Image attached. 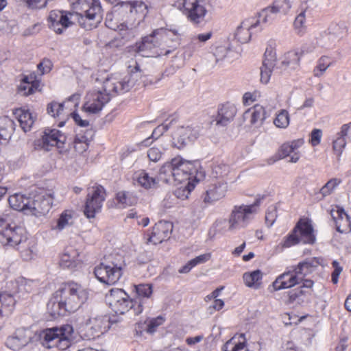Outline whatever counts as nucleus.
Here are the masks:
<instances>
[{
	"label": "nucleus",
	"mask_w": 351,
	"mask_h": 351,
	"mask_svg": "<svg viewBox=\"0 0 351 351\" xmlns=\"http://www.w3.org/2000/svg\"><path fill=\"white\" fill-rule=\"evenodd\" d=\"M170 38L171 32L165 29H158L131 46L130 51L143 57L166 56L172 51L168 49L171 47L169 45L171 42Z\"/></svg>",
	"instance_id": "nucleus-1"
},
{
	"label": "nucleus",
	"mask_w": 351,
	"mask_h": 351,
	"mask_svg": "<svg viewBox=\"0 0 351 351\" xmlns=\"http://www.w3.org/2000/svg\"><path fill=\"white\" fill-rule=\"evenodd\" d=\"M261 200L256 199L250 204L234 205L228 216V231L235 232L245 228L259 211Z\"/></svg>",
	"instance_id": "nucleus-2"
},
{
	"label": "nucleus",
	"mask_w": 351,
	"mask_h": 351,
	"mask_svg": "<svg viewBox=\"0 0 351 351\" xmlns=\"http://www.w3.org/2000/svg\"><path fill=\"white\" fill-rule=\"evenodd\" d=\"M134 70H131L128 73L111 75L104 82V90L109 95L112 93H123L129 91L141 77V71L136 63Z\"/></svg>",
	"instance_id": "nucleus-3"
},
{
	"label": "nucleus",
	"mask_w": 351,
	"mask_h": 351,
	"mask_svg": "<svg viewBox=\"0 0 351 351\" xmlns=\"http://www.w3.org/2000/svg\"><path fill=\"white\" fill-rule=\"evenodd\" d=\"M64 302L69 312H74L85 302L88 298L87 291L79 284L69 282L62 285L56 291Z\"/></svg>",
	"instance_id": "nucleus-4"
},
{
	"label": "nucleus",
	"mask_w": 351,
	"mask_h": 351,
	"mask_svg": "<svg viewBox=\"0 0 351 351\" xmlns=\"http://www.w3.org/2000/svg\"><path fill=\"white\" fill-rule=\"evenodd\" d=\"M73 332L72 326L66 324L60 328H48L43 331V345L51 348L57 347L64 350L70 345V339Z\"/></svg>",
	"instance_id": "nucleus-5"
},
{
	"label": "nucleus",
	"mask_w": 351,
	"mask_h": 351,
	"mask_svg": "<svg viewBox=\"0 0 351 351\" xmlns=\"http://www.w3.org/2000/svg\"><path fill=\"white\" fill-rule=\"evenodd\" d=\"M25 228L14 223L9 224L4 219H0V242L3 245L17 247L27 240Z\"/></svg>",
	"instance_id": "nucleus-6"
},
{
	"label": "nucleus",
	"mask_w": 351,
	"mask_h": 351,
	"mask_svg": "<svg viewBox=\"0 0 351 351\" xmlns=\"http://www.w3.org/2000/svg\"><path fill=\"white\" fill-rule=\"evenodd\" d=\"M343 34V27L335 24L328 29V33H324L320 38L313 39L309 44L303 47V51L311 53L317 47L330 49L335 45L337 40H339Z\"/></svg>",
	"instance_id": "nucleus-7"
},
{
	"label": "nucleus",
	"mask_w": 351,
	"mask_h": 351,
	"mask_svg": "<svg viewBox=\"0 0 351 351\" xmlns=\"http://www.w3.org/2000/svg\"><path fill=\"white\" fill-rule=\"evenodd\" d=\"M53 196L52 193L40 191L28 197L27 215L40 217L47 214L51 208Z\"/></svg>",
	"instance_id": "nucleus-8"
},
{
	"label": "nucleus",
	"mask_w": 351,
	"mask_h": 351,
	"mask_svg": "<svg viewBox=\"0 0 351 351\" xmlns=\"http://www.w3.org/2000/svg\"><path fill=\"white\" fill-rule=\"evenodd\" d=\"M75 9L84 14L90 28L96 27L102 20V10L98 0H77L74 3Z\"/></svg>",
	"instance_id": "nucleus-9"
},
{
	"label": "nucleus",
	"mask_w": 351,
	"mask_h": 351,
	"mask_svg": "<svg viewBox=\"0 0 351 351\" xmlns=\"http://www.w3.org/2000/svg\"><path fill=\"white\" fill-rule=\"evenodd\" d=\"M106 199V191L101 186H94L90 189L84 207V215L88 218H93L101 211Z\"/></svg>",
	"instance_id": "nucleus-10"
},
{
	"label": "nucleus",
	"mask_w": 351,
	"mask_h": 351,
	"mask_svg": "<svg viewBox=\"0 0 351 351\" xmlns=\"http://www.w3.org/2000/svg\"><path fill=\"white\" fill-rule=\"evenodd\" d=\"M94 274L101 282L112 285L119 281L123 272L121 267L114 263H101L95 267Z\"/></svg>",
	"instance_id": "nucleus-11"
},
{
	"label": "nucleus",
	"mask_w": 351,
	"mask_h": 351,
	"mask_svg": "<svg viewBox=\"0 0 351 351\" xmlns=\"http://www.w3.org/2000/svg\"><path fill=\"white\" fill-rule=\"evenodd\" d=\"M65 141L66 136L59 130L46 128L41 138L35 141L34 147L36 149L49 151L54 146L58 148H62Z\"/></svg>",
	"instance_id": "nucleus-12"
},
{
	"label": "nucleus",
	"mask_w": 351,
	"mask_h": 351,
	"mask_svg": "<svg viewBox=\"0 0 351 351\" xmlns=\"http://www.w3.org/2000/svg\"><path fill=\"white\" fill-rule=\"evenodd\" d=\"M77 14L62 10H52L48 16L49 27L57 34H62L74 23Z\"/></svg>",
	"instance_id": "nucleus-13"
},
{
	"label": "nucleus",
	"mask_w": 351,
	"mask_h": 351,
	"mask_svg": "<svg viewBox=\"0 0 351 351\" xmlns=\"http://www.w3.org/2000/svg\"><path fill=\"white\" fill-rule=\"evenodd\" d=\"M85 99L83 106L84 110L90 114H97L110 101V97L109 94L102 88V90L94 89L89 91L86 94Z\"/></svg>",
	"instance_id": "nucleus-14"
},
{
	"label": "nucleus",
	"mask_w": 351,
	"mask_h": 351,
	"mask_svg": "<svg viewBox=\"0 0 351 351\" xmlns=\"http://www.w3.org/2000/svg\"><path fill=\"white\" fill-rule=\"evenodd\" d=\"M173 225L168 221H160L156 223L144 236L147 244L157 245L170 237Z\"/></svg>",
	"instance_id": "nucleus-15"
},
{
	"label": "nucleus",
	"mask_w": 351,
	"mask_h": 351,
	"mask_svg": "<svg viewBox=\"0 0 351 351\" xmlns=\"http://www.w3.org/2000/svg\"><path fill=\"white\" fill-rule=\"evenodd\" d=\"M110 328V320L106 315H96L90 317L86 322V335L95 338L106 332Z\"/></svg>",
	"instance_id": "nucleus-16"
},
{
	"label": "nucleus",
	"mask_w": 351,
	"mask_h": 351,
	"mask_svg": "<svg viewBox=\"0 0 351 351\" xmlns=\"http://www.w3.org/2000/svg\"><path fill=\"white\" fill-rule=\"evenodd\" d=\"M228 191V184L223 180L213 182L207 186L205 192L202 195L203 202L210 205L221 199Z\"/></svg>",
	"instance_id": "nucleus-17"
},
{
	"label": "nucleus",
	"mask_w": 351,
	"mask_h": 351,
	"mask_svg": "<svg viewBox=\"0 0 351 351\" xmlns=\"http://www.w3.org/2000/svg\"><path fill=\"white\" fill-rule=\"evenodd\" d=\"M199 133V129L197 127H181L176 132L173 145L178 149H182L188 143L197 139Z\"/></svg>",
	"instance_id": "nucleus-18"
},
{
	"label": "nucleus",
	"mask_w": 351,
	"mask_h": 351,
	"mask_svg": "<svg viewBox=\"0 0 351 351\" xmlns=\"http://www.w3.org/2000/svg\"><path fill=\"white\" fill-rule=\"evenodd\" d=\"M300 276L295 273L293 268L290 267L289 271L278 276L272 284L274 291L289 289L298 285L301 282Z\"/></svg>",
	"instance_id": "nucleus-19"
},
{
	"label": "nucleus",
	"mask_w": 351,
	"mask_h": 351,
	"mask_svg": "<svg viewBox=\"0 0 351 351\" xmlns=\"http://www.w3.org/2000/svg\"><path fill=\"white\" fill-rule=\"evenodd\" d=\"M276 64V53L271 48H267L265 52L263 65L261 68V81L263 84L269 82L272 71Z\"/></svg>",
	"instance_id": "nucleus-20"
},
{
	"label": "nucleus",
	"mask_w": 351,
	"mask_h": 351,
	"mask_svg": "<svg viewBox=\"0 0 351 351\" xmlns=\"http://www.w3.org/2000/svg\"><path fill=\"white\" fill-rule=\"evenodd\" d=\"M178 160L173 158L170 162L165 163L160 169L158 174V180H161L167 184H176V180L182 179L184 174L179 175L177 169H175L178 163Z\"/></svg>",
	"instance_id": "nucleus-21"
},
{
	"label": "nucleus",
	"mask_w": 351,
	"mask_h": 351,
	"mask_svg": "<svg viewBox=\"0 0 351 351\" xmlns=\"http://www.w3.org/2000/svg\"><path fill=\"white\" fill-rule=\"evenodd\" d=\"M301 243L313 244L316 237L311 223L306 219H300L294 227Z\"/></svg>",
	"instance_id": "nucleus-22"
},
{
	"label": "nucleus",
	"mask_w": 351,
	"mask_h": 351,
	"mask_svg": "<svg viewBox=\"0 0 351 351\" xmlns=\"http://www.w3.org/2000/svg\"><path fill=\"white\" fill-rule=\"evenodd\" d=\"M331 216L334 219L337 230L340 233L351 232V221L349 216L342 208L336 206L331 210Z\"/></svg>",
	"instance_id": "nucleus-23"
},
{
	"label": "nucleus",
	"mask_w": 351,
	"mask_h": 351,
	"mask_svg": "<svg viewBox=\"0 0 351 351\" xmlns=\"http://www.w3.org/2000/svg\"><path fill=\"white\" fill-rule=\"evenodd\" d=\"M213 55L215 57V64L219 66L225 63H230L239 57L238 52L223 45L216 47Z\"/></svg>",
	"instance_id": "nucleus-24"
},
{
	"label": "nucleus",
	"mask_w": 351,
	"mask_h": 351,
	"mask_svg": "<svg viewBox=\"0 0 351 351\" xmlns=\"http://www.w3.org/2000/svg\"><path fill=\"white\" fill-rule=\"evenodd\" d=\"M259 23V21H255L254 19L243 21L235 32L236 39L241 43H247L251 38V30L258 27Z\"/></svg>",
	"instance_id": "nucleus-25"
},
{
	"label": "nucleus",
	"mask_w": 351,
	"mask_h": 351,
	"mask_svg": "<svg viewBox=\"0 0 351 351\" xmlns=\"http://www.w3.org/2000/svg\"><path fill=\"white\" fill-rule=\"evenodd\" d=\"M243 119L252 126L261 127L266 119L265 109L261 105H255L244 112Z\"/></svg>",
	"instance_id": "nucleus-26"
},
{
	"label": "nucleus",
	"mask_w": 351,
	"mask_h": 351,
	"mask_svg": "<svg viewBox=\"0 0 351 351\" xmlns=\"http://www.w3.org/2000/svg\"><path fill=\"white\" fill-rule=\"evenodd\" d=\"M236 106L230 103H226L221 106L218 110L215 118L216 125L225 126L230 123L237 114Z\"/></svg>",
	"instance_id": "nucleus-27"
},
{
	"label": "nucleus",
	"mask_w": 351,
	"mask_h": 351,
	"mask_svg": "<svg viewBox=\"0 0 351 351\" xmlns=\"http://www.w3.org/2000/svg\"><path fill=\"white\" fill-rule=\"evenodd\" d=\"M29 339L30 337L26 334V330L20 328L7 339L5 345L12 350H19L28 343Z\"/></svg>",
	"instance_id": "nucleus-28"
},
{
	"label": "nucleus",
	"mask_w": 351,
	"mask_h": 351,
	"mask_svg": "<svg viewBox=\"0 0 351 351\" xmlns=\"http://www.w3.org/2000/svg\"><path fill=\"white\" fill-rule=\"evenodd\" d=\"M132 180L134 184L143 187L145 189H150L156 187L158 182V179L157 180L145 170L136 171L132 176Z\"/></svg>",
	"instance_id": "nucleus-29"
},
{
	"label": "nucleus",
	"mask_w": 351,
	"mask_h": 351,
	"mask_svg": "<svg viewBox=\"0 0 351 351\" xmlns=\"http://www.w3.org/2000/svg\"><path fill=\"white\" fill-rule=\"evenodd\" d=\"M81 262L78 250L69 247L61 255L60 265L64 268L73 269L80 265Z\"/></svg>",
	"instance_id": "nucleus-30"
},
{
	"label": "nucleus",
	"mask_w": 351,
	"mask_h": 351,
	"mask_svg": "<svg viewBox=\"0 0 351 351\" xmlns=\"http://www.w3.org/2000/svg\"><path fill=\"white\" fill-rule=\"evenodd\" d=\"M304 144V140L299 138L293 140L292 141L284 143L280 147V156L282 158L287 156H291L289 162H297L299 160L300 155L298 152H295L299 147Z\"/></svg>",
	"instance_id": "nucleus-31"
},
{
	"label": "nucleus",
	"mask_w": 351,
	"mask_h": 351,
	"mask_svg": "<svg viewBox=\"0 0 351 351\" xmlns=\"http://www.w3.org/2000/svg\"><path fill=\"white\" fill-rule=\"evenodd\" d=\"M80 95L79 94H74L71 96L68 100L64 103H58L52 101L47 106V112L49 114L53 117H60L63 116L64 113V104L65 103L72 102L73 107H77L79 104Z\"/></svg>",
	"instance_id": "nucleus-32"
},
{
	"label": "nucleus",
	"mask_w": 351,
	"mask_h": 351,
	"mask_svg": "<svg viewBox=\"0 0 351 351\" xmlns=\"http://www.w3.org/2000/svg\"><path fill=\"white\" fill-rule=\"evenodd\" d=\"M64 302L61 300L57 291H56L47 303V311L53 317L63 316L66 312H69L68 308L64 306Z\"/></svg>",
	"instance_id": "nucleus-33"
},
{
	"label": "nucleus",
	"mask_w": 351,
	"mask_h": 351,
	"mask_svg": "<svg viewBox=\"0 0 351 351\" xmlns=\"http://www.w3.org/2000/svg\"><path fill=\"white\" fill-rule=\"evenodd\" d=\"M36 78L35 74L25 76L19 86V93L27 96L38 90L40 87V82Z\"/></svg>",
	"instance_id": "nucleus-34"
},
{
	"label": "nucleus",
	"mask_w": 351,
	"mask_h": 351,
	"mask_svg": "<svg viewBox=\"0 0 351 351\" xmlns=\"http://www.w3.org/2000/svg\"><path fill=\"white\" fill-rule=\"evenodd\" d=\"M14 114L17 117L22 130L25 132L30 131L36 120V117L29 110L25 108L16 109Z\"/></svg>",
	"instance_id": "nucleus-35"
},
{
	"label": "nucleus",
	"mask_w": 351,
	"mask_h": 351,
	"mask_svg": "<svg viewBox=\"0 0 351 351\" xmlns=\"http://www.w3.org/2000/svg\"><path fill=\"white\" fill-rule=\"evenodd\" d=\"M92 136L93 131L91 130H86L85 132L80 130L77 133L73 142L75 151L80 154L86 151Z\"/></svg>",
	"instance_id": "nucleus-36"
},
{
	"label": "nucleus",
	"mask_w": 351,
	"mask_h": 351,
	"mask_svg": "<svg viewBox=\"0 0 351 351\" xmlns=\"http://www.w3.org/2000/svg\"><path fill=\"white\" fill-rule=\"evenodd\" d=\"M175 159L178 160L177 163H178L175 166V169H177V173H178L179 175L184 174L183 176H182V179L176 180V184L189 180L191 179V175L194 171L193 163L180 158H175ZM175 173H176V172Z\"/></svg>",
	"instance_id": "nucleus-37"
},
{
	"label": "nucleus",
	"mask_w": 351,
	"mask_h": 351,
	"mask_svg": "<svg viewBox=\"0 0 351 351\" xmlns=\"http://www.w3.org/2000/svg\"><path fill=\"white\" fill-rule=\"evenodd\" d=\"M15 129L13 120L7 116L0 117V142L10 139Z\"/></svg>",
	"instance_id": "nucleus-38"
},
{
	"label": "nucleus",
	"mask_w": 351,
	"mask_h": 351,
	"mask_svg": "<svg viewBox=\"0 0 351 351\" xmlns=\"http://www.w3.org/2000/svg\"><path fill=\"white\" fill-rule=\"evenodd\" d=\"M223 351H249L243 334L234 336L223 346Z\"/></svg>",
	"instance_id": "nucleus-39"
},
{
	"label": "nucleus",
	"mask_w": 351,
	"mask_h": 351,
	"mask_svg": "<svg viewBox=\"0 0 351 351\" xmlns=\"http://www.w3.org/2000/svg\"><path fill=\"white\" fill-rule=\"evenodd\" d=\"M124 298H129V296L121 289H112L106 295V300L112 310H118V308L123 310L122 308L123 307L119 304V302Z\"/></svg>",
	"instance_id": "nucleus-40"
},
{
	"label": "nucleus",
	"mask_w": 351,
	"mask_h": 351,
	"mask_svg": "<svg viewBox=\"0 0 351 351\" xmlns=\"http://www.w3.org/2000/svg\"><path fill=\"white\" fill-rule=\"evenodd\" d=\"M263 273L257 269L250 272H245L243 275V280L246 287L258 289L262 284Z\"/></svg>",
	"instance_id": "nucleus-41"
},
{
	"label": "nucleus",
	"mask_w": 351,
	"mask_h": 351,
	"mask_svg": "<svg viewBox=\"0 0 351 351\" xmlns=\"http://www.w3.org/2000/svg\"><path fill=\"white\" fill-rule=\"evenodd\" d=\"M32 283L33 282L32 280L20 277L14 281L10 282L8 288L10 289V292L16 294L29 293L32 291Z\"/></svg>",
	"instance_id": "nucleus-42"
},
{
	"label": "nucleus",
	"mask_w": 351,
	"mask_h": 351,
	"mask_svg": "<svg viewBox=\"0 0 351 351\" xmlns=\"http://www.w3.org/2000/svg\"><path fill=\"white\" fill-rule=\"evenodd\" d=\"M303 53H304L303 50L302 51L295 50L287 52L284 56L282 61V65L285 68L296 69L300 65V59Z\"/></svg>",
	"instance_id": "nucleus-43"
},
{
	"label": "nucleus",
	"mask_w": 351,
	"mask_h": 351,
	"mask_svg": "<svg viewBox=\"0 0 351 351\" xmlns=\"http://www.w3.org/2000/svg\"><path fill=\"white\" fill-rule=\"evenodd\" d=\"M138 302L136 300H130L129 298H124L123 300L119 302L123 310L118 308V310H113L117 314H124L128 312L130 309H133L134 314L138 315L143 311V307L141 302H138V304L136 306Z\"/></svg>",
	"instance_id": "nucleus-44"
},
{
	"label": "nucleus",
	"mask_w": 351,
	"mask_h": 351,
	"mask_svg": "<svg viewBox=\"0 0 351 351\" xmlns=\"http://www.w3.org/2000/svg\"><path fill=\"white\" fill-rule=\"evenodd\" d=\"M28 197L23 194L15 193L11 195L9 199L10 206L14 210L23 211L26 214Z\"/></svg>",
	"instance_id": "nucleus-45"
},
{
	"label": "nucleus",
	"mask_w": 351,
	"mask_h": 351,
	"mask_svg": "<svg viewBox=\"0 0 351 351\" xmlns=\"http://www.w3.org/2000/svg\"><path fill=\"white\" fill-rule=\"evenodd\" d=\"M106 26L110 29H115L119 32V34L122 36L123 38L130 39V38L134 36L133 33V25L130 24L129 26L125 25V23H121L117 27L114 26L112 24V20L110 19V16H108L106 21Z\"/></svg>",
	"instance_id": "nucleus-46"
},
{
	"label": "nucleus",
	"mask_w": 351,
	"mask_h": 351,
	"mask_svg": "<svg viewBox=\"0 0 351 351\" xmlns=\"http://www.w3.org/2000/svg\"><path fill=\"white\" fill-rule=\"evenodd\" d=\"M73 212L72 210H64L60 215V217L57 220L56 225L52 226L51 229L53 230L61 231L71 226L73 224Z\"/></svg>",
	"instance_id": "nucleus-47"
},
{
	"label": "nucleus",
	"mask_w": 351,
	"mask_h": 351,
	"mask_svg": "<svg viewBox=\"0 0 351 351\" xmlns=\"http://www.w3.org/2000/svg\"><path fill=\"white\" fill-rule=\"evenodd\" d=\"M202 2H204L203 0H178L176 5L191 20L192 12L194 11L197 5Z\"/></svg>",
	"instance_id": "nucleus-48"
},
{
	"label": "nucleus",
	"mask_w": 351,
	"mask_h": 351,
	"mask_svg": "<svg viewBox=\"0 0 351 351\" xmlns=\"http://www.w3.org/2000/svg\"><path fill=\"white\" fill-rule=\"evenodd\" d=\"M330 58L327 56H321L317 61L316 66L313 70V74L315 77L324 75L326 70L331 66Z\"/></svg>",
	"instance_id": "nucleus-49"
},
{
	"label": "nucleus",
	"mask_w": 351,
	"mask_h": 351,
	"mask_svg": "<svg viewBox=\"0 0 351 351\" xmlns=\"http://www.w3.org/2000/svg\"><path fill=\"white\" fill-rule=\"evenodd\" d=\"M21 253V256L25 261H30L36 255V249L34 244L26 240L24 244H21L17 247Z\"/></svg>",
	"instance_id": "nucleus-50"
},
{
	"label": "nucleus",
	"mask_w": 351,
	"mask_h": 351,
	"mask_svg": "<svg viewBox=\"0 0 351 351\" xmlns=\"http://www.w3.org/2000/svg\"><path fill=\"white\" fill-rule=\"evenodd\" d=\"M274 124L280 129L287 128L290 123V116L287 110H280L276 114L274 119Z\"/></svg>",
	"instance_id": "nucleus-51"
},
{
	"label": "nucleus",
	"mask_w": 351,
	"mask_h": 351,
	"mask_svg": "<svg viewBox=\"0 0 351 351\" xmlns=\"http://www.w3.org/2000/svg\"><path fill=\"white\" fill-rule=\"evenodd\" d=\"M134 289L137 295V298L134 300H136L138 302H142V299L150 298L153 292L152 286L149 284L135 285ZM141 304H143V303ZM138 304V303H136V306Z\"/></svg>",
	"instance_id": "nucleus-52"
},
{
	"label": "nucleus",
	"mask_w": 351,
	"mask_h": 351,
	"mask_svg": "<svg viewBox=\"0 0 351 351\" xmlns=\"http://www.w3.org/2000/svg\"><path fill=\"white\" fill-rule=\"evenodd\" d=\"M206 13L207 10L205 7L204 2H202L199 5H197L194 9V11L192 12L191 21L196 24L200 23L204 20Z\"/></svg>",
	"instance_id": "nucleus-53"
},
{
	"label": "nucleus",
	"mask_w": 351,
	"mask_h": 351,
	"mask_svg": "<svg viewBox=\"0 0 351 351\" xmlns=\"http://www.w3.org/2000/svg\"><path fill=\"white\" fill-rule=\"evenodd\" d=\"M278 14H287L291 8L289 0H274L271 5Z\"/></svg>",
	"instance_id": "nucleus-54"
},
{
	"label": "nucleus",
	"mask_w": 351,
	"mask_h": 351,
	"mask_svg": "<svg viewBox=\"0 0 351 351\" xmlns=\"http://www.w3.org/2000/svg\"><path fill=\"white\" fill-rule=\"evenodd\" d=\"M116 199L120 208L130 206L135 202L134 198H133L130 194L125 191L117 193Z\"/></svg>",
	"instance_id": "nucleus-55"
},
{
	"label": "nucleus",
	"mask_w": 351,
	"mask_h": 351,
	"mask_svg": "<svg viewBox=\"0 0 351 351\" xmlns=\"http://www.w3.org/2000/svg\"><path fill=\"white\" fill-rule=\"evenodd\" d=\"M291 268H293L298 276H300L301 280H303L305 276L312 271V265L308 262L300 263L298 265L293 266Z\"/></svg>",
	"instance_id": "nucleus-56"
},
{
	"label": "nucleus",
	"mask_w": 351,
	"mask_h": 351,
	"mask_svg": "<svg viewBox=\"0 0 351 351\" xmlns=\"http://www.w3.org/2000/svg\"><path fill=\"white\" fill-rule=\"evenodd\" d=\"M230 171L228 165L223 163L216 164L212 169V176L216 178H223Z\"/></svg>",
	"instance_id": "nucleus-57"
},
{
	"label": "nucleus",
	"mask_w": 351,
	"mask_h": 351,
	"mask_svg": "<svg viewBox=\"0 0 351 351\" xmlns=\"http://www.w3.org/2000/svg\"><path fill=\"white\" fill-rule=\"evenodd\" d=\"M278 13L273 9L272 6H269L261 11L260 16L263 18L262 21L265 23H271L277 19Z\"/></svg>",
	"instance_id": "nucleus-58"
},
{
	"label": "nucleus",
	"mask_w": 351,
	"mask_h": 351,
	"mask_svg": "<svg viewBox=\"0 0 351 351\" xmlns=\"http://www.w3.org/2000/svg\"><path fill=\"white\" fill-rule=\"evenodd\" d=\"M301 241L299 239V235L295 228H293L291 232L284 238V240L282 243V246L283 247H290L293 245L298 244Z\"/></svg>",
	"instance_id": "nucleus-59"
},
{
	"label": "nucleus",
	"mask_w": 351,
	"mask_h": 351,
	"mask_svg": "<svg viewBox=\"0 0 351 351\" xmlns=\"http://www.w3.org/2000/svg\"><path fill=\"white\" fill-rule=\"evenodd\" d=\"M306 11H302L295 18L293 25L297 34H303L305 29Z\"/></svg>",
	"instance_id": "nucleus-60"
},
{
	"label": "nucleus",
	"mask_w": 351,
	"mask_h": 351,
	"mask_svg": "<svg viewBox=\"0 0 351 351\" xmlns=\"http://www.w3.org/2000/svg\"><path fill=\"white\" fill-rule=\"evenodd\" d=\"M201 47V44H199L196 39H194V38L192 37L190 43L185 47L184 52V58L189 59L192 57L193 53L198 50Z\"/></svg>",
	"instance_id": "nucleus-61"
},
{
	"label": "nucleus",
	"mask_w": 351,
	"mask_h": 351,
	"mask_svg": "<svg viewBox=\"0 0 351 351\" xmlns=\"http://www.w3.org/2000/svg\"><path fill=\"white\" fill-rule=\"evenodd\" d=\"M164 321V318L161 316L147 320L145 322L147 324L146 331L151 334L154 332L156 328L163 324Z\"/></svg>",
	"instance_id": "nucleus-62"
},
{
	"label": "nucleus",
	"mask_w": 351,
	"mask_h": 351,
	"mask_svg": "<svg viewBox=\"0 0 351 351\" xmlns=\"http://www.w3.org/2000/svg\"><path fill=\"white\" fill-rule=\"evenodd\" d=\"M14 295H16V293H13L12 292L10 293L7 292L0 293V300L1 302L2 306H14L16 303V300L14 299Z\"/></svg>",
	"instance_id": "nucleus-63"
},
{
	"label": "nucleus",
	"mask_w": 351,
	"mask_h": 351,
	"mask_svg": "<svg viewBox=\"0 0 351 351\" xmlns=\"http://www.w3.org/2000/svg\"><path fill=\"white\" fill-rule=\"evenodd\" d=\"M164 154L163 149L158 147H152L147 150V157L150 161L158 162Z\"/></svg>",
	"instance_id": "nucleus-64"
}]
</instances>
